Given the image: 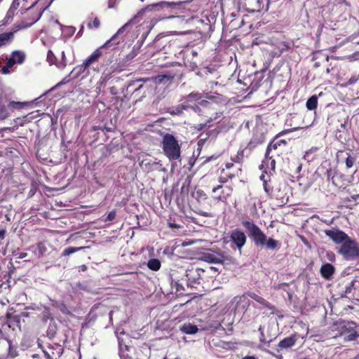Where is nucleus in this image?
Here are the masks:
<instances>
[{
	"mask_svg": "<svg viewBox=\"0 0 359 359\" xmlns=\"http://www.w3.org/2000/svg\"><path fill=\"white\" fill-rule=\"evenodd\" d=\"M145 11H167L169 15L167 18H170L176 17L190 16L197 10L192 4L191 0L179 1H161L156 4L148 5L144 8ZM167 15V13H165Z\"/></svg>",
	"mask_w": 359,
	"mask_h": 359,
	"instance_id": "obj_1",
	"label": "nucleus"
},
{
	"mask_svg": "<svg viewBox=\"0 0 359 359\" xmlns=\"http://www.w3.org/2000/svg\"><path fill=\"white\" fill-rule=\"evenodd\" d=\"M282 133L276 135L269 143L266 149L264 158L262 162L261 169L264 168L266 173L267 170L274 171L276 169V157L280 156L285 150L287 142L285 140H278Z\"/></svg>",
	"mask_w": 359,
	"mask_h": 359,
	"instance_id": "obj_2",
	"label": "nucleus"
},
{
	"mask_svg": "<svg viewBox=\"0 0 359 359\" xmlns=\"http://www.w3.org/2000/svg\"><path fill=\"white\" fill-rule=\"evenodd\" d=\"M242 225L245 228L249 237L252 240L256 246L266 245L271 250H278L280 243L278 241L269 237L267 238L265 233L255 223L250 221H243Z\"/></svg>",
	"mask_w": 359,
	"mask_h": 359,
	"instance_id": "obj_3",
	"label": "nucleus"
},
{
	"mask_svg": "<svg viewBox=\"0 0 359 359\" xmlns=\"http://www.w3.org/2000/svg\"><path fill=\"white\" fill-rule=\"evenodd\" d=\"M133 20H130L122 26L111 39L107 41L102 46L97 48L90 56L85 60L86 66H90L91 65L98 62L100 57L102 55V50L105 48H109L112 46H116L123 41V38L120 39V35L122 34L125 30L130 26Z\"/></svg>",
	"mask_w": 359,
	"mask_h": 359,
	"instance_id": "obj_4",
	"label": "nucleus"
},
{
	"mask_svg": "<svg viewBox=\"0 0 359 359\" xmlns=\"http://www.w3.org/2000/svg\"><path fill=\"white\" fill-rule=\"evenodd\" d=\"M339 336L344 337L345 341L358 340V325L354 322L339 320L333 325Z\"/></svg>",
	"mask_w": 359,
	"mask_h": 359,
	"instance_id": "obj_5",
	"label": "nucleus"
},
{
	"mask_svg": "<svg viewBox=\"0 0 359 359\" xmlns=\"http://www.w3.org/2000/svg\"><path fill=\"white\" fill-rule=\"evenodd\" d=\"M162 148L165 155L170 161L177 160L180 157V146L176 138L170 133H166L162 141Z\"/></svg>",
	"mask_w": 359,
	"mask_h": 359,
	"instance_id": "obj_6",
	"label": "nucleus"
},
{
	"mask_svg": "<svg viewBox=\"0 0 359 359\" xmlns=\"http://www.w3.org/2000/svg\"><path fill=\"white\" fill-rule=\"evenodd\" d=\"M337 252L345 259L353 260L359 255V246L356 241L348 237L340 246Z\"/></svg>",
	"mask_w": 359,
	"mask_h": 359,
	"instance_id": "obj_7",
	"label": "nucleus"
},
{
	"mask_svg": "<svg viewBox=\"0 0 359 359\" xmlns=\"http://www.w3.org/2000/svg\"><path fill=\"white\" fill-rule=\"evenodd\" d=\"M194 111L198 113L199 115H205V116L208 117V119L204 123H200L198 125V130H202L205 127H210L212 126V123L214 120L217 118V112L214 110V113L211 114L210 116L206 114V110H210L212 109V104L210 102L206 100H201L198 102V105H196L192 107Z\"/></svg>",
	"mask_w": 359,
	"mask_h": 359,
	"instance_id": "obj_8",
	"label": "nucleus"
},
{
	"mask_svg": "<svg viewBox=\"0 0 359 359\" xmlns=\"http://www.w3.org/2000/svg\"><path fill=\"white\" fill-rule=\"evenodd\" d=\"M204 273V270L190 265L186 269V277L187 281V286L190 287H197V285L201 284V276Z\"/></svg>",
	"mask_w": 359,
	"mask_h": 359,
	"instance_id": "obj_9",
	"label": "nucleus"
},
{
	"mask_svg": "<svg viewBox=\"0 0 359 359\" xmlns=\"http://www.w3.org/2000/svg\"><path fill=\"white\" fill-rule=\"evenodd\" d=\"M233 189L231 187L226 186L223 187L222 185H217L212 188V193L215 195L212 198L215 202L226 203L228 198L231 195Z\"/></svg>",
	"mask_w": 359,
	"mask_h": 359,
	"instance_id": "obj_10",
	"label": "nucleus"
},
{
	"mask_svg": "<svg viewBox=\"0 0 359 359\" xmlns=\"http://www.w3.org/2000/svg\"><path fill=\"white\" fill-rule=\"evenodd\" d=\"M243 6L246 11L252 13L269 9V3L264 5L263 0H244Z\"/></svg>",
	"mask_w": 359,
	"mask_h": 359,
	"instance_id": "obj_11",
	"label": "nucleus"
},
{
	"mask_svg": "<svg viewBox=\"0 0 359 359\" xmlns=\"http://www.w3.org/2000/svg\"><path fill=\"white\" fill-rule=\"evenodd\" d=\"M230 241L236 245V247L241 250L242 248L245 245L247 237L245 233L241 229H236L230 233Z\"/></svg>",
	"mask_w": 359,
	"mask_h": 359,
	"instance_id": "obj_12",
	"label": "nucleus"
},
{
	"mask_svg": "<svg viewBox=\"0 0 359 359\" xmlns=\"http://www.w3.org/2000/svg\"><path fill=\"white\" fill-rule=\"evenodd\" d=\"M324 233L336 244H342L349 237L345 232L337 229H325Z\"/></svg>",
	"mask_w": 359,
	"mask_h": 359,
	"instance_id": "obj_13",
	"label": "nucleus"
},
{
	"mask_svg": "<svg viewBox=\"0 0 359 359\" xmlns=\"http://www.w3.org/2000/svg\"><path fill=\"white\" fill-rule=\"evenodd\" d=\"M245 158V149H240L238 150L237 153L231 156V161L235 163L239 164L240 168L238 169L236 173H229L227 175V178L232 179L236 176H238L239 173L242 171V165L244 162Z\"/></svg>",
	"mask_w": 359,
	"mask_h": 359,
	"instance_id": "obj_14",
	"label": "nucleus"
},
{
	"mask_svg": "<svg viewBox=\"0 0 359 359\" xmlns=\"http://www.w3.org/2000/svg\"><path fill=\"white\" fill-rule=\"evenodd\" d=\"M351 151H339L337 154V158L338 162L344 163L345 162L346 166L347 168H351L353 166L355 158L351 154Z\"/></svg>",
	"mask_w": 359,
	"mask_h": 359,
	"instance_id": "obj_15",
	"label": "nucleus"
},
{
	"mask_svg": "<svg viewBox=\"0 0 359 359\" xmlns=\"http://www.w3.org/2000/svg\"><path fill=\"white\" fill-rule=\"evenodd\" d=\"M176 73L172 70H168L162 74H158L154 77L153 80L156 84H168L176 76Z\"/></svg>",
	"mask_w": 359,
	"mask_h": 359,
	"instance_id": "obj_16",
	"label": "nucleus"
},
{
	"mask_svg": "<svg viewBox=\"0 0 359 359\" xmlns=\"http://www.w3.org/2000/svg\"><path fill=\"white\" fill-rule=\"evenodd\" d=\"M39 0H13L11 6V12L12 11H16L21 6L22 10L32 9L37 4Z\"/></svg>",
	"mask_w": 359,
	"mask_h": 359,
	"instance_id": "obj_17",
	"label": "nucleus"
},
{
	"mask_svg": "<svg viewBox=\"0 0 359 359\" xmlns=\"http://www.w3.org/2000/svg\"><path fill=\"white\" fill-rule=\"evenodd\" d=\"M202 260L208 263L223 264L227 257L223 253H204L201 258Z\"/></svg>",
	"mask_w": 359,
	"mask_h": 359,
	"instance_id": "obj_18",
	"label": "nucleus"
},
{
	"mask_svg": "<svg viewBox=\"0 0 359 359\" xmlns=\"http://www.w3.org/2000/svg\"><path fill=\"white\" fill-rule=\"evenodd\" d=\"M264 141L265 137L262 133H255L248 143L245 149L252 151L259 145L263 144Z\"/></svg>",
	"mask_w": 359,
	"mask_h": 359,
	"instance_id": "obj_19",
	"label": "nucleus"
},
{
	"mask_svg": "<svg viewBox=\"0 0 359 359\" xmlns=\"http://www.w3.org/2000/svg\"><path fill=\"white\" fill-rule=\"evenodd\" d=\"M249 297L256 301L257 303L262 305L264 308H266L269 309L271 313H274L276 311L275 306L272 305L271 303H269L267 300L262 297L261 296L252 292L249 294Z\"/></svg>",
	"mask_w": 359,
	"mask_h": 359,
	"instance_id": "obj_20",
	"label": "nucleus"
},
{
	"mask_svg": "<svg viewBox=\"0 0 359 359\" xmlns=\"http://www.w3.org/2000/svg\"><path fill=\"white\" fill-rule=\"evenodd\" d=\"M320 273L324 279L330 280L335 273V268L332 264L326 263L320 267Z\"/></svg>",
	"mask_w": 359,
	"mask_h": 359,
	"instance_id": "obj_21",
	"label": "nucleus"
},
{
	"mask_svg": "<svg viewBox=\"0 0 359 359\" xmlns=\"http://www.w3.org/2000/svg\"><path fill=\"white\" fill-rule=\"evenodd\" d=\"M297 339V338L295 334L285 337L278 343V347L280 349L291 348L295 344Z\"/></svg>",
	"mask_w": 359,
	"mask_h": 359,
	"instance_id": "obj_22",
	"label": "nucleus"
},
{
	"mask_svg": "<svg viewBox=\"0 0 359 359\" xmlns=\"http://www.w3.org/2000/svg\"><path fill=\"white\" fill-rule=\"evenodd\" d=\"M14 38V32H8L0 34V47L10 43Z\"/></svg>",
	"mask_w": 359,
	"mask_h": 359,
	"instance_id": "obj_23",
	"label": "nucleus"
},
{
	"mask_svg": "<svg viewBox=\"0 0 359 359\" xmlns=\"http://www.w3.org/2000/svg\"><path fill=\"white\" fill-rule=\"evenodd\" d=\"M270 197L274 198L278 201H280L281 203H286L288 201V196H287L281 191L280 188H279L277 191H273Z\"/></svg>",
	"mask_w": 359,
	"mask_h": 359,
	"instance_id": "obj_24",
	"label": "nucleus"
},
{
	"mask_svg": "<svg viewBox=\"0 0 359 359\" xmlns=\"http://www.w3.org/2000/svg\"><path fill=\"white\" fill-rule=\"evenodd\" d=\"M148 268L154 271H157L161 269V264L158 259H150L147 262Z\"/></svg>",
	"mask_w": 359,
	"mask_h": 359,
	"instance_id": "obj_25",
	"label": "nucleus"
},
{
	"mask_svg": "<svg viewBox=\"0 0 359 359\" xmlns=\"http://www.w3.org/2000/svg\"><path fill=\"white\" fill-rule=\"evenodd\" d=\"M306 106L309 110H315L318 106V97L316 95L310 97L306 101Z\"/></svg>",
	"mask_w": 359,
	"mask_h": 359,
	"instance_id": "obj_26",
	"label": "nucleus"
},
{
	"mask_svg": "<svg viewBox=\"0 0 359 359\" xmlns=\"http://www.w3.org/2000/svg\"><path fill=\"white\" fill-rule=\"evenodd\" d=\"M11 57L15 62L18 64H22L25 58V54L22 52L18 50L13 51Z\"/></svg>",
	"mask_w": 359,
	"mask_h": 359,
	"instance_id": "obj_27",
	"label": "nucleus"
},
{
	"mask_svg": "<svg viewBox=\"0 0 359 359\" xmlns=\"http://www.w3.org/2000/svg\"><path fill=\"white\" fill-rule=\"evenodd\" d=\"M86 248V247H85V246H83V247H69V248H65L63 250L62 255L64 257H67V256H69L74 252H76L81 250H83Z\"/></svg>",
	"mask_w": 359,
	"mask_h": 359,
	"instance_id": "obj_28",
	"label": "nucleus"
},
{
	"mask_svg": "<svg viewBox=\"0 0 359 359\" xmlns=\"http://www.w3.org/2000/svg\"><path fill=\"white\" fill-rule=\"evenodd\" d=\"M182 330L187 334H195L198 332V327L191 324L184 325Z\"/></svg>",
	"mask_w": 359,
	"mask_h": 359,
	"instance_id": "obj_29",
	"label": "nucleus"
},
{
	"mask_svg": "<svg viewBox=\"0 0 359 359\" xmlns=\"http://www.w3.org/2000/svg\"><path fill=\"white\" fill-rule=\"evenodd\" d=\"M46 60L50 65H55L57 67H59V65L57 63V58L52 50H49L48 51Z\"/></svg>",
	"mask_w": 359,
	"mask_h": 359,
	"instance_id": "obj_30",
	"label": "nucleus"
},
{
	"mask_svg": "<svg viewBox=\"0 0 359 359\" xmlns=\"http://www.w3.org/2000/svg\"><path fill=\"white\" fill-rule=\"evenodd\" d=\"M41 318L42 320L46 322L48 319L52 318V314L50 313V311L49 308L45 307L43 311H42L41 314Z\"/></svg>",
	"mask_w": 359,
	"mask_h": 359,
	"instance_id": "obj_31",
	"label": "nucleus"
},
{
	"mask_svg": "<svg viewBox=\"0 0 359 359\" xmlns=\"http://www.w3.org/2000/svg\"><path fill=\"white\" fill-rule=\"evenodd\" d=\"M43 10H42L41 8L40 9V11L36 13L32 19V21L29 23H27L26 25H23L24 27H30L31 25H32L34 23H35L36 22H37L39 18H41V15H42V12H43Z\"/></svg>",
	"mask_w": 359,
	"mask_h": 359,
	"instance_id": "obj_32",
	"label": "nucleus"
},
{
	"mask_svg": "<svg viewBox=\"0 0 359 359\" xmlns=\"http://www.w3.org/2000/svg\"><path fill=\"white\" fill-rule=\"evenodd\" d=\"M202 96L200 93H191L187 96V101L191 102V101H196L198 103L200 100H201Z\"/></svg>",
	"mask_w": 359,
	"mask_h": 359,
	"instance_id": "obj_33",
	"label": "nucleus"
},
{
	"mask_svg": "<svg viewBox=\"0 0 359 359\" xmlns=\"http://www.w3.org/2000/svg\"><path fill=\"white\" fill-rule=\"evenodd\" d=\"M89 29L93 28H99L100 26V20L96 17L93 19V22H89L87 25Z\"/></svg>",
	"mask_w": 359,
	"mask_h": 359,
	"instance_id": "obj_34",
	"label": "nucleus"
},
{
	"mask_svg": "<svg viewBox=\"0 0 359 359\" xmlns=\"http://www.w3.org/2000/svg\"><path fill=\"white\" fill-rule=\"evenodd\" d=\"M264 189L266 191V193L271 196L273 191V189L272 187L270 186V184L267 182V180H264Z\"/></svg>",
	"mask_w": 359,
	"mask_h": 359,
	"instance_id": "obj_35",
	"label": "nucleus"
},
{
	"mask_svg": "<svg viewBox=\"0 0 359 359\" xmlns=\"http://www.w3.org/2000/svg\"><path fill=\"white\" fill-rule=\"evenodd\" d=\"M90 66H86L85 65V61L83 62L82 65H78L76 67H74L73 71H76L77 74H80L85 72V70L89 67Z\"/></svg>",
	"mask_w": 359,
	"mask_h": 359,
	"instance_id": "obj_36",
	"label": "nucleus"
},
{
	"mask_svg": "<svg viewBox=\"0 0 359 359\" xmlns=\"http://www.w3.org/2000/svg\"><path fill=\"white\" fill-rule=\"evenodd\" d=\"M116 216V211L115 210L109 212L107 216V217L104 219V222H111L113 221Z\"/></svg>",
	"mask_w": 359,
	"mask_h": 359,
	"instance_id": "obj_37",
	"label": "nucleus"
},
{
	"mask_svg": "<svg viewBox=\"0 0 359 359\" xmlns=\"http://www.w3.org/2000/svg\"><path fill=\"white\" fill-rule=\"evenodd\" d=\"M354 284H355L354 280H351L349 283H348L345 286V293H346V294L351 293L352 291V287H353Z\"/></svg>",
	"mask_w": 359,
	"mask_h": 359,
	"instance_id": "obj_38",
	"label": "nucleus"
},
{
	"mask_svg": "<svg viewBox=\"0 0 359 359\" xmlns=\"http://www.w3.org/2000/svg\"><path fill=\"white\" fill-rule=\"evenodd\" d=\"M219 94H217V95H209L208 93L206 94L205 98L212 100L213 102H217L218 100L219 99Z\"/></svg>",
	"mask_w": 359,
	"mask_h": 359,
	"instance_id": "obj_39",
	"label": "nucleus"
},
{
	"mask_svg": "<svg viewBox=\"0 0 359 359\" xmlns=\"http://www.w3.org/2000/svg\"><path fill=\"white\" fill-rule=\"evenodd\" d=\"M16 63L15 62L12 57H11L10 58L7 59L6 66L9 69L11 68Z\"/></svg>",
	"mask_w": 359,
	"mask_h": 359,
	"instance_id": "obj_40",
	"label": "nucleus"
},
{
	"mask_svg": "<svg viewBox=\"0 0 359 359\" xmlns=\"http://www.w3.org/2000/svg\"><path fill=\"white\" fill-rule=\"evenodd\" d=\"M168 224L171 229H180L182 227L181 225L177 224L175 222H171V220L168 221Z\"/></svg>",
	"mask_w": 359,
	"mask_h": 359,
	"instance_id": "obj_41",
	"label": "nucleus"
},
{
	"mask_svg": "<svg viewBox=\"0 0 359 359\" xmlns=\"http://www.w3.org/2000/svg\"><path fill=\"white\" fill-rule=\"evenodd\" d=\"M234 163L233 161H231V162H226L225 164H224V166H225V168L227 169V170H229L231 168H232L234 165Z\"/></svg>",
	"mask_w": 359,
	"mask_h": 359,
	"instance_id": "obj_42",
	"label": "nucleus"
},
{
	"mask_svg": "<svg viewBox=\"0 0 359 359\" xmlns=\"http://www.w3.org/2000/svg\"><path fill=\"white\" fill-rule=\"evenodd\" d=\"M358 78L353 76L348 79L347 83L348 85H352V84L355 83L358 81Z\"/></svg>",
	"mask_w": 359,
	"mask_h": 359,
	"instance_id": "obj_43",
	"label": "nucleus"
},
{
	"mask_svg": "<svg viewBox=\"0 0 359 359\" xmlns=\"http://www.w3.org/2000/svg\"><path fill=\"white\" fill-rule=\"evenodd\" d=\"M6 230L5 229H0V240H3L5 238Z\"/></svg>",
	"mask_w": 359,
	"mask_h": 359,
	"instance_id": "obj_44",
	"label": "nucleus"
},
{
	"mask_svg": "<svg viewBox=\"0 0 359 359\" xmlns=\"http://www.w3.org/2000/svg\"><path fill=\"white\" fill-rule=\"evenodd\" d=\"M15 11H12L11 12V8L8 9V12H7V14H6V18H11L14 15V13H15Z\"/></svg>",
	"mask_w": 359,
	"mask_h": 359,
	"instance_id": "obj_45",
	"label": "nucleus"
},
{
	"mask_svg": "<svg viewBox=\"0 0 359 359\" xmlns=\"http://www.w3.org/2000/svg\"><path fill=\"white\" fill-rule=\"evenodd\" d=\"M284 48H282V50H287L291 48L289 44H287L286 43H283Z\"/></svg>",
	"mask_w": 359,
	"mask_h": 359,
	"instance_id": "obj_46",
	"label": "nucleus"
},
{
	"mask_svg": "<svg viewBox=\"0 0 359 359\" xmlns=\"http://www.w3.org/2000/svg\"><path fill=\"white\" fill-rule=\"evenodd\" d=\"M2 72H3L4 74H7V73H8V72H9V71H8V68L6 65L3 67V68H2Z\"/></svg>",
	"mask_w": 359,
	"mask_h": 359,
	"instance_id": "obj_47",
	"label": "nucleus"
},
{
	"mask_svg": "<svg viewBox=\"0 0 359 359\" xmlns=\"http://www.w3.org/2000/svg\"><path fill=\"white\" fill-rule=\"evenodd\" d=\"M79 268H80V270L82 271H86L88 269L86 265H85V264L80 266Z\"/></svg>",
	"mask_w": 359,
	"mask_h": 359,
	"instance_id": "obj_48",
	"label": "nucleus"
},
{
	"mask_svg": "<svg viewBox=\"0 0 359 359\" xmlns=\"http://www.w3.org/2000/svg\"><path fill=\"white\" fill-rule=\"evenodd\" d=\"M102 130L106 132H111L112 131V129L111 128L104 126Z\"/></svg>",
	"mask_w": 359,
	"mask_h": 359,
	"instance_id": "obj_49",
	"label": "nucleus"
},
{
	"mask_svg": "<svg viewBox=\"0 0 359 359\" xmlns=\"http://www.w3.org/2000/svg\"><path fill=\"white\" fill-rule=\"evenodd\" d=\"M301 239H302V241H303V243H304L305 245H308V244H309L308 241H307V240H306V238H305L304 236H302V237H301Z\"/></svg>",
	"mask_w": 359,
	"mask_h": 359,
	"instance_id": "obj_50",
	"label": "nucleus"
},
{
	"mask_svg": "<svg viewBox=\"0 0 359 359\" xmlns=\"http://www.w3.org/2000/svg\"><path fill=\"white\" fill-rule=\"evenodd\" d=\"M26 256H27V253L26 252H21L20 254V255H19V258L22 259V258L25 257Z\"/></svg>",
	"mask_w": 359,
	"mask_h": 359,
	"instance_id": "obj_51",
	"label": "nucleus"
},
{
	"mask_svg": "<svg viewBox=\"0 0 359 359\" xmlns=\"http://www.w3.org/2000/svg\"><path fill=\"white\" fill-rule=\"evenodd\" d=\"M241 359H256L255 356H250V355H248V356H245V357H243V358Z\"/></svg>",
	"mask_w": 359,
	"mask_h": 359,
	"instance_id": "obj_52",
	"label": "nucleus"
},
{
	"mask_svg": "<svg viewBox=\"0 0 359 359\" xmlns=\"http://www.w3.org/2000/svg\"><path fill=\"white\" fill-rule=\"evenodd\" d=\"M200 215H202V216H204V217H208L209 216V215L207 212H202V211L200 212Z\"/></svg>",
	"mask_w": 359,
	"mask_h": 359,
	"instance_id": "obj_53",
	"label": "nucleus"
},
{
	"mask_svg": "<svg viewBox=\"0 0 359 359\" xmlns=\"http://www.w3.org/2000/svg\"><path fill=\"white\" fill-rule=\"evenodd\" d=\"M37 247H38L39 249H40L41 247H43V245L42 243H39L37 244Z\"/></svg>",
	"mask_w": 359,
	"mask_h": 359,
	"instance_id": "obj_54",
	"label": "nucleus"
},
{
	"mask_svg": "<svg viewBox=\"0 0 359 359\" xmlns=\"http://www.w3.org/2000/svg\"><path fill=\"white\" fill-rule=\"evenodd\" d=\"M341 128H342L344 130H347V129L346 128V123H341Z\"/></svg>",
	"mask_w": 359,
	"mask_h": 359,
	"instance_id": "obj_55",
	"label": "nucleus"
},
{
	"mask_svg": "<svg viewBox=\"0 0 359 359\" xmlns=\"http://www.w3.org/2000/svg\"><path fill=\"white\" fill-rule=\"evenodd\" d=\"M260 180H262L263 182H264V180H265V175L262 174V175L260 176Z\"/></svg>",
	"mask_w": 359,
	"mask_h": 359,
	"instance_id": "obj_56",
	"label": "nucleus"
},
{
	"mask_svg": "<svg viewBox=\"0 0 359 359\" xmlns=\"http://www.w3.org/2000/svg\"><path fill=\"white\" fill-rule=\"evenodd\" d=\"M215 158H217V157H214L213 156H212L208 158L207 161H210L212 159H215Z\"/></svg>",
	"mask_w": 359,
	"mask_h": 359,
	"instance_id": "obj_57",
	"label": "nucleus"
},
{
	"mask_svg": "<svg viewBox=\"0 0 359 359\" xmlns=\"http://www.w3.org/2000/svg\"><path fill=\"white\" fill-rule=\"evenodd\" d=\"M83 30V27L82 26L81 28L80 29L79 32H78V34H81Z\"/></svg>",
	"mask_w": 359,
	"mask_h": 359,
	"instance_id": "obj_58",
	"label": "nucleus"
},
{
	"mask_svg": "<svg viewBox=\"0 0 359 359\" xmlns=\"http://www.w3.org/2000/svg\"><path fill=\"white\" fill-rule=\"evenodd\" d=\"M210 269H211L212 270L215 271H218V269H217L216 267H213V266H212V267H210Z\"/></svg>",
	"mask_w": 359,
	"mask_h": 359,
	"instance_id": "obj_59",
	"label": "nucleus"
},
{
	"mask_svg": "<svg viewBox=\"0 0 359 359\" xmlns=\"http://www.w3.org/2000/svg\"><path fill=\"white\" fill-rule=\"evenodd\" d=\"M11 313H8L6 314V317H7L8 318H11Z\"/></svg>",
	"mask_w": 359,
	"mask_h": 359,
	"instance_id": "obj_60",
	"label": "nucleus"
},
{
	"mask_svg": "<svg viewBox=\"0 0 359 359\" xmlns=\"http://www.w3.org/2000/svg\"><path fill=\"white\" fill-rule=\"evenodd\" d=\"M219 182L224 183L226 182V180H222V178H220Z\"/></svg>",
	"mask_w": 359,
	"mask_h": 359,
	"instance_id": "obj_61",
	"label": "nucleus"
},
{
	"mask_svg": "<svg viewBox=\"0 0 359 359\" xmlns=\"http://www.w3.org/2000/svg\"><path fill=\"white\" fill-rule=\"evenodd\" d=\"M13 104H21L20 102H13Z\"/></svg>",
	"mask_w": 359,
	"mask_h": 359,
	"instance_id": "obj_62",
	"label": "nucleus"
},
{
	"mask_svg": "<svg viewBox=\"0 0 359 359\" xmlns=\"http://www.w3.org/2000/svg\"><path fill=\"white\" fill-rule=\"evenodd\" d=\"M325 60H326L327 62L328 61V60H329L328 55L326 56Z\"/></svg>",
	"mask_w": 359,
	"mask_h": 359,
	"instance_id": "obj_63",
	"label": "nucleus"
},
{
	"mask_svg": "<svg viewBox=\"0 0 359 359\" xmlns=\"http://www.w3.org/2000/svg\"><path fill=\"white\" fill-rule=\"evenodd\" d=\"M326 72H327V73H329V72H330V69H329V68H327V69H326Z\"/></svg>",
	"mask_w": 359,
	"mask_h": 359,
	"instance_id": "obj_64",
	"label": "nucleus"
}]
</instances>
